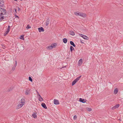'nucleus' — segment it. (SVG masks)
<instances>
[{
	"label": "nucleus",
	"instance_id": "obj_1",
	"mask_svg": "<svg viewBox=\"0 0 123 123\" xmlns=\"http://www.w3.org/2000/svg\"><path fill=\"white\" fill-rule=\"evenodd\" d=\"M21 101L17 105L16 109H17L23 106V102H22V99H21Z\"/></svg>",
	"mask_w": 123,
	"mask_h": 123
},
{
	"label": "nucleus",
	"instance_id": "obj_2",
	"mask_svg": "<svg viewBox=\"0 0 123 123\" xmlns=\"http://www.w3.org/2000/svg\"><path fill=\"white\" fill-rule=\"evenodd\" d=\"M81 77V76L80 75L74 80L72 82V86H73L76 83L80 80Z\"/></svg>",
	"mask_w": 123,
	"mask_h": 123
},
{
	"label": "nucleus",
	"instance_id": "obj_3",
	"mask_svg": "<svg viewBox=\"0 0 123 123\" xmlns=\"http://www.w3.org/2000/svg\"><path fill=\"white\" fill-rule=\"evenodd\" d=\"M75 15H86V14L85 13H80L79 12H75L74 13Z\"/></svg>",
	"mask_w": 123,
	"mask_h": 123
},
{
	"label": "nucleus",
	"instance_id": "obj_4",
	"mask_svg": "<svg viewBox=\"0 0 123 123\" xmlns=\"http://www.w3.org/2000/svg\"><path fill=\"white\" fill-rule=\"evenodd\" d=\"M79 35L85 39L86 40H88V39L89 38L85 35L82 34H79Z\"/></svg>",
	"mask_w": 123,
	"mask_h": 123
},
{
	"label": "nucleus",
	"instance_id": "obj_5",
	"mask_svg": "<svg viewBox=\"0 0 123 123\" xmlns=\"http://www.w3.org/2000/svg\"><path fill=\"white\" fill-rule=\"evenodd\" d=\"M30 93V90L29 88L27 89L25 92V93L26 95H29Z\"/></svg>",
	"mask_w": 123,
	"mask_h": 123
},
{
	"label": "nucleus",
	"instance_id": "obj_6",
	"mask_svg": "<svg viewBox=\"0 0 123 123\" xmlns=\"http://www.w3.org/2000/svg\"><path fill=\"white\" fill-rule=\"evenodd\" d=\"M10 29V26L9 25L8 26V28L6 29V31L4 33V35L5 36L9 32V31Z\"/></svg>",
	"mask_w": 123,
	"mask_h": 123
},
{
	"label": "nucleus",
	"instance_id": "obj_7",
	"mask_svg": "<svg viewBox=\"0 0 123 123\" xmlns=\"http://www.w3.org/2000/svg\"><path fill=\"white\" fill-rule=\"evenodd\" d=\"M38 30L39 31V32H41L42 31L43 32L44 31L43 28L42 27H41L40 28H38Z\"/></svg>",
	"mask_w": 123,
	"mask_h": 123
},
{
	"label": "nucleus",
	"instance_id": "obj_8",
	"mask_svg": "<svg viewBox=\"0 0 123 123\" xmlns=\"http://www.w3.org/2000/svg\"><path fill=\"white\" fill-rule=\"evenodd\" d=\"M54 104L55 105H58L59 104V101L56 99H54Z\"/></svg>",
	"mask_w": 123,
	"mask_h": 123
},
{
	"label": "nucleus",
	"instance_id": "obj_9",
	"mask_svg": "<svg viewBox=\"0 0 123 123\" xmlns=\"http://www.w3.org/2000/svg\"><path fill=\"white\" fill-rule=\"evenodd\" d=\"M79 101L80 102L83 103H85L86 102V99H82L81 98H80Z\"/></svg>",
	"mask_w": 123,
	"mask_h": 123
},
{
	"label": "nucleus",
	"instance_id": "obj_10",
	"mask_svg": "<svg viewBox=\"0 0 123 123\" xmlns=\"http://www.w3.org/2000/svg\"><path fill=\"white\" fill-rule=\"evenodd\" d=\"M119 106V104H117L115 106H114V107H112V110H114L116 108H117Z\"/></svg>",
	"mask_w": 123,
	"mask_h": 123
},
{
	"label": "nucleus",
	"instance_id": "obj_11",
	"mask_svg": "<svg viewBox=\"0 0 123 123\" xmlns=\"http://www.w3.org/2000/svg\"><path fill=\"white\" fill-rule=\"evenodd\" d=\"M38 96H39V98H38L39 100L40 101H43V99L39 94H38Z\"/></svg>",
	"mask_w": 123,
	"mask_h": 123
},
{
	"label": "nucleus",
	"instance_id": "obj_12",
	"mask_svg": "<svg viewBox=\"0 0 123 123\" xmlns=\"http://www.w3.org/2000/svg\"><path fill=\"white\" fill-rule=\"evenodd\" d=\"M82 59H80L79 61L78 62V65L79 66L80 65L82 64Z\"/></svg>",
	"mask_w": 123,
	"mask_h": 123
},
{
	"label": "nucleus",
	"instance_id": "obj_13",
	"mask_svg": "<svg viewBox=\"0 0 123 123\" xmlns=\"http://www.w3.org/2000/svg\"><path fill=\"white\" fill-rule=\"evenodd\" d=\"M6 10L5 9H3V11H2V14H1V15H5L6 14Z\"/></svg>",
	"mask_w": 123,
	"mask_h": 123
},
{
	"label": "nucleus",
	"instance_id": "obj_14",
	"mask_svg": "<svg viewBox=\"0 0 123 123\" xmlns=\"http://www.w3.org/2000/svg\"><path fill=\"white\" fill-rule=\"evenodd\" d=\"M118 92V90L117 88H116L114 90V93L115 94H116Z\"/></svg>",
	"mask_w": 123,
	"mask_h": 123
},
{
	"label": "nucleus",
	"instance_id": "obj_15",
	"mask_svg": "<svg viewBox=\"0 0 123 123\" xmlns=\"http://www.w3.org/2000/svg\"><path fill=\"white\" fill-rule=\"evenodd\" d=\"M41 105L44 108L46 109L47 108V107L45 103H42L41 104Z\"/></svg>",
	"mask_w": 123,
	"mask_h": 123
},
{
	"label": "nucleus",
	"instance_id": "obj_16",
	"mask_svg": "<svg viewBox=\"0 0 123 123\" xmlns=\"http://www.w3.org/2000/svg\"><path fill=\"white\" fill-rule=\"evenodd\" d=\"M32 116L34 118H37V115L36 113H34L32 115Z\"/></svg>",
	"mask_w": 123,
	"mask_h": 123
},
{
	"label": "nucleus",
	"instance_id": "obj_17",
	"mask_svg": "<svg viewBox=\"0 0 123 123\" xmlns=\"http://www.w3.org/2000/svg\"><path fill=\"white\" fill-rule=\"evenodd\" d=\"M63 42L65 43H66L67 42V40L66 38H64L62 40Z\"/></svg>",
	"mask_w": 123,
	"mask_h": 123
},
{
	"label": "nucleus",
	"instance_id": "obj_18",
	"mask_svg": "<svg viewBox=\"0 0 123 123\" xmlns=\"http://www.w3.org/2000/svg\"><path fill=\"white\" fill-rule=\"evenodd\" d=\"M70 44L72 45L73 47H75V45L74 42L72 41H70Z\"/></svg>",
	"mask_w": 123,
	"mask_h": 123
},
{
	"label": "nucleus",
	"instance_id": "obj_19",
	"mask_svg": "<svg viewBox=\"0 0 123 123\" xmlns=\"http://www.w3.org/2000/svg\"><path fill=\"white\" fill-rule=\"evenodd\" d=\"M47 48L48 49L50 50L52 49L53 48L51 45V46H49L47 47Z\"/></svg>",
	"mask_w": 123,
	"mask_h": 123
},
{
	"label": "nucleus",
	"instance_id": "obj_20",
	"mask_svg": "<svg viewBox=\"0 0 123 123\" xmlns=\"http://www.w3.org/2000/svg\"><path fill=\"white\" fill-rule=\"evenodd\" d=\"M49 18H48L46 22V26L48 25L49 24Z\"/></svg>",
	"mask_w": 123,
	"mask_h": 123
},
{
	"label": "nucleus",
	"instance_id": "obj_21",
	"mask_svg": "<svg viewBox=\"0 0 123 123\" xmlns=\"http://www.w3.org/2000/svg\"><path fill=\"white\" fill-rule=\"evenodd\" d=\"M70 34L72 36H74L75 35L74 32L72 31H70L69 32Z\"/></svg>",
	"mask_w": 123,
	"mask_h": 123
},
{
	"label": "nucleus",
	"instance_id": "obj_22",
	"mask_svg": "<svg viewBox=\"0 0 123 123\" xmlns=\"http://www.w3.org/2000/svg\"><path fill=\"white\" fill-rule=\"evenodd\" d=\"M53 48L54 47H56V43H54V44H52L51 45Z\"/></svg>",
	"mask_w": 123,
	"mask_h": 123
},
{
	"label": "nucleus",
	"instance_id": "obj_23",
	"mask_svg": "<svg viewBox=\"0 0 123 123\" xmlns=\"http://www.w3.org/2000/svg\"><path fill=\"white\" fill-rule=\"evenodd\" d=\"M4 16H0V21L2 20L4 18Z\"/></svg>",
	"mask_w": 123,
	"mask_h": 123
},
{
	"label": "nucleus",
	"instance_id": "obj_24",
	"mask_svg": "<svg viewBox=\"0 0 123 123\" xmlns=\"http://www.w3.org/2000/svg\"><path fill=\"white\" fill-rule=\"evenodd\" d=\"M74 49V47L72 46H70V51L71 52H72L73 50Z\"/></svg>",
	"mask_w": 123,
	"mask_h": 123
},
{
	"label": "nucleus",
	"instance_id": "obj_25",
	"mask_svg": "<svg viewBox=\"0 0 123 123\" xmlns=\"http://www.w3.org/2000/svg\"><path fill=\"white\" fill-rule=\"evenodd\" d=\"M86 109L88 111H91L92 110V109L89 108H87Z\"/></svg>",
	"mask_w": 123,
	"mask_h": 123
},
{
	"label": "nucleus",
	"instance_id": "obj_26",
	"mask_svg": "<svg viewBox=\"0 0 123 123\" xmlns=\"http://www.w3.org/2000/svg\"><path fill=\"white\" fill-rule=\"evenodd\" d=\"M2 11H3V9L1 8H0V15H1L2 13Z\"/></svg>",
	"mask_w": 123,
	"mask_h": 123
},
{
	"label": "nucleus",
	"instance_id": "obj_27",
	"mask_svg": "<svg viewBox=\"0 0 123 123\" xmlns=\"http://www.w3.org/2000/svg\"><path fill=\"white\" fill-rule=\"evenodd\" d=\"M31 28V27L30 26H29V25H28L26 27V28L27 29H29Z\"/></svg>",
	"mask_w": 123,
	"mask_h": 123
},
{
	"label": "nucleus",
	"instance_id": "obj_28",
	"mask_svg": "<svg viewBox=\"0 0 123 123\" xmlns=\"http://www.w3.org/2000/svg\"><path fill=\"white\" fill-rule=\"evenodd\" d=\"M29 80L31 81V82L32 81V80L31 77H29Z\"/></svg>",
	"mask_w": 123,
	"mask_h": 123
},
{
	"label": "nucleus",
	"instance_id": "obj_29",
	"mask_svg": "<svg viewBox=\"0 0 123 123\" xmlns=\"http://www.w3.org/2000/svg\"><path fill=\"white\" fill-rule=\"evenodd\" d=\"M16 67V66H13L12 68V70L13 71L15 69Z\"/></svg>",
	"mask_w": 123,
	"mask_h": 123
},
{
	"label": "nucleus",
	"instance_id": "obj_30",
	"mask_svg": "<svg viewBox=\"0 0 123 123\" xmlns=\"http://www.w3.org/2000/svg\"><path fill=\"white\" fill-rule=\"evenodd\" d=\"M19 38L20 39L23 40V35H21Z\"/></svg>",
	"mask_w": 123,
	"mask_h": 123
},
{
	"label": "nucleus",
	"instance_id": "obj_31",
	"mask_svg": "<svg viewBox=\"0 0 123 123\" xmlns=\"http://www.w3.org/2000/svg\"><path fill=\"white\" fill-rule=\"evenodd\" d=\"M74 120H75L77 118V116L76 115H75L74 117Z\"/></svg>",
	"mask_w": 123,
	"mask_h": 123
},
{
	"label": "nucleus",
	"instance_id": "obj_32",
	"mask_svg": "<svg viewBox=\"0 0 123 123\" xmlns=\"http://www.w3.org/2000/svg\"><path fill=\"white\" fill-rule=\"evenodd\" d=\"M1 5H0V6H2L4 5V3L2 2V1H1Z\"/></svg>",
	"mask_w": 123,
	"mask_h": 123
},
{
	"label": "nucleus",
	"instance_id": "obj_33",
	"mask_svg": "<svg viewBox=\"0 0 123 123\" xmlns=\"http://www.w3.org/2000/svg\"><path fill=\"white\" fill-rule=\"evenodd\" d=\"M12 89L11 88H10L8 89L7 90V91L9 92L11 91L12 90Z\"/></svg>",
	"mask_w": 123,
	"mask_h": 123
},
{
	"label": "nucleus",
	"instance_id": "obj_34",
	"mask_svg": "<svg viewBox=\"0 0 123 123\" xmlns=\"http://www.w3.org/2000/svg\"><path fill=\"white\" fill-rule=\"evenodd\" d=\"M17 62L16 61H15V65L14 66H17Z\"/></svg>",
	"mask_w": 123,
	"mask_h": 123
},
{
	"label": "nucleus",
	"instance_id": "obj_35",
	"mask_svg": "<svg viewBox=\"0 0 123 123\" xmlns=\"http://www.w3.org/2000/svg\"><path fill=\"white\" fill-rule=\"evenodd\" d=\"M15 18H19L18 17V16H15Z\"/></svg>",
	"mask_w": 123,
	"mask_h": 123
},
{
	"label": "nucleus",
	"instance_id": "obj_36",
	"mask_svg": "<svg viewBox=\"0 0 123 123\" xmlns=\"http://www.w3.org/2000/svg\"><path fill=\"white\" fill-rule=\"evenodd\" d=\"M2 47L4 49H5V46H4V45H3V46H2Z\"/></svg>",
	"mask_w": 123,
	"mask_h": 123
},
{
	"label": "nucleus",
	"instance_id": "obj_37",
	"mask_svg": "<svg viewBox=\"0 0 123 123\" xmlns=\"http://www.w3.org/2000/svg\"><path fill=\"white\" fill-rule=\"evenodd\" d=\"M16 11H17V9H15V11L16 12Z\"/></svg>",
	"mask_w": 123,
	"mask_h": 123
},
{
	"label": "nucleus",
	"instance_id": "obj_38",
	"mask_svg": "<svg viewBox=\"0 0 123 123\" xmlns=\"http://www.w3.org/2000/svg\"><path fill=\"white\" fill-rule=\"evenodd\" d=\"M80 42L81 43H84L83 42H82L81 41H80Z\"/></svg>",
	"mask_w": 123,
	"mask_h": 123
},
{
	"label": "nucleus",
	"instance_id": "obj_39",
	"mask_svg": "<svg viewBox=\"0 0 123 123\" xmlns=\"http://www.w3.org/2000/svg\"><path fill=\"white\" fill-rule=\"evenodd\" d=\"M37 93H38V94H39V93H38V92L37 91Z\"/></svg>",
	"mask_w": 123,
	"mask_h": 123
},
{
	"label": "nucleus",
	"instance_id": "obj_40",
	"mask_svg": "<svg viewBox=\"0 0 123 123\" xmlns=\"http://www.w3.org/2000/svg\"><path fill=\"white\" fill-rule=\"evenodd\" d=\"M85 16H83V17L85 18Z\"/></svg>",
	"mask_w": 123,
	"mask_h": 123
},
{
	"label": "nucleus",
	"instance_id": "obj_41",
	"mask_svg": "<svg viewBox=\"0 0 123 123\" xmlns=\"http://www.w3.org/2000/svg\"><path fill=\"white\" fill-rule=\"evenodd\" d=\"M17 8L18 9V10H19V7H18Z\"/></svg>",
	"mask_w": 123,
	"mask_h": 123
},
{
	"label": "nucleus",
	"instance_id": "obj_42",
	"mask_svg": "<svg viewBox=\"0 0 123 123\" xmlns=\"http://www.w3.org/2000/svg\"><path fill=\"white\" fill-rule=\"evenodd\" d=\"M15 1H17V0H14Z\"/></svg>",
	"mask_w": 123,
	"mask_h": 123
},
{
	"label": "nucleus",
	"instance_id": "obj_43",
	"mask_svg": "<svg viewBox=\"0 0 123 123\" xmlns=\"http://www.w3.org/2000/svg\"><path fill=\"white\" fill-rule=\"evenodd\" d=\"M66 66H65V67H66Z\"/></svg>",
	"mask_w": 123,
	"mask_h": 123
}]
</instances>
